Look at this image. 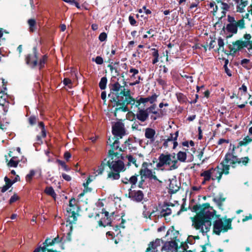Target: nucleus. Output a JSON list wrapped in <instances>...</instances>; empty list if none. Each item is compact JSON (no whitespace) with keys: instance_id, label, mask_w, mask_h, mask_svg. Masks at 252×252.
I'll return each instance as SVG.
<instances>
[{"instance_id":"nucleus-1","label":"nucleus","mask_w":252,"mask_h":252,"mask_svg":"<svg viewBox=\"0 0 252 252\" xmlns=\"http://www.w3.org/2000/svg\"><path fill=\"white\" fill-rule=\"evenodd\" d=\"M111 93L108 95L112 102H114L116 108L115 111L122 110L126 112L128 109L126 105L134 104L135 99L130 95L129 90L126 88L125 86L121 85L118 82L112 84L110 86Z\"/></svg>"},{"instance_id":"nucleus-2","label":"nucleus","mask_w":252,"mask_h":252,"mask_svg":"<svg viewBox=\"0 0 252 252\" xmlns=\"http://www.w3.org/2000/svg\"><path fill=\"white\" fill-rule=\"evenodd\" d=\"M215 216L214 211L208 207L203 209L192 220L193 225L197 230H199L203 235L209 231L211 222L210 220Z\"/></svg>"},{"instance_id":"nucleus-3","label":"nucleus","mask_w":252,"mask_h":252,"mask_svg":"<svg viewBox=\"0 0 252 252\" xmlns=\"http://www.w3.org/2000/svg\"><path fill=\"white\" fill-rule=\"evenodd\" d=\"M120 151L122 148H120ZM107 164L111 170L115 172H123L126 169L125 164L122 161V156L121 152H114L113 150H109Z\"/></svg>"},{"instance_id":"nucleus-4","label":"nucleus","mask_w":252,"mask_h":252,"mask_svg":"<svg viewBox=\"0 0 252 252\" xmlns=\"http://www.w3.org/2000/svg\"><path fill=\"white\" fill-rule=\"evenodd\" d=\"M227 169V168L226 166L225 167L223 164H220L215 168H211L204 171L200 174V176L203 177L202 184L205 185L207 182L209 181L211 179L212 180H218V182H219L223 173L228 174Z\"/></svg>"},{"instance_id":"nucleus-5","label":"nucleus","mask_w":252,"mask_h":252,"mask_svg":"<svg viewBox=\"0 0 252 252\" xmlns=\"http://www.w3.org/2000/svg\"><path fill=\"white\" fill-rule=\"evenodd\" d=\"M158 162L156 167L160 168L167 167L170 170H175L178 167V161L176 158L175 154H161L158 158Z\"/></svg>"},{"instance_id":"nucleus-6","label":"nucleus","mask_w":252,"mask_h":252,"mask_svg":"<svg viewBox=\"0 0 252 252\" xmlns=\"http://www.w3.org/2000/svg\"><path fill=\"white\" fill-rule=\"evenodd\" d=\"M160 240L156 239L151 242L147 249L146 252H157L158 247L159 246ZM177 245L175 242L170 241L165 243L161 249V252H177Z\"/></svg>"},{"instance_id":"nucleus-7","label":"nucleus","mask_w":252,"mask_h":252,"mask_svg":"<svg viewBox=\"0 0 252 252\" xmlns=\"http://www.w3.org/2000/svg\"><path fill=\"white\" fill-rule=\"evenodd\" d=\"M231 222L232 220L230 219H223V221L220 219L216 220L213 224L214 232L220 235L221 232H225L231 229Z\"/></svg>"},{"instance_id":"nucleus-8","label":"nucleus","mask_w":252,"mask_h":252,"mask_svg":"<svg viewBox=\"0 0 252 252\" xmlns=\"http://www.w3.org/2000/svg\"><path fill=\"white\" fill-rule=\"evenodd\" d=\"M244 37L247 41L237 40L233 43L232 45H230L229 48L231 52L234 54L244 47L248 49L252 48V42L249 41L251 38V35L250 34H246Z\"/></svg>"},{"instance_id":"nucleus-9","label":"nucleus","mask_w":252,"mask_h":252,"mask_svg":"<svg viewBox=\"0 0 252 252\" xmlns=\"http://www.w3.org/2000/svg\"><path fill=\"white\" fill-rule=\"evenodd\" d=\"M68 216V221L70 223H75L77 220L76 215L78 214L79 208L76 204V200L72 198L69 201V206L66 209Z\"/></svg>"},{"instance_id":"nucleus-10","label":"nucleus","mask_w":252,"mask_h":252,"mask_svg":"<svg viewBox=\"0 0 252 252\" xmlns=\"http://www.w3.org/2000/svg\"><path fill=\"white\" fill-rule=\"evenodd\" d=\"M234 149L228 152L225 156L224 160L221 162L220 164H223L224 166L227 168V172L229 173L228 170L229 169V166H232L234 167L235 165L237 163L238 161V158L234 155Z\"/></svg>"},{"instance_id":"nucleus-11","label":"nucleus","mask_w":252,"mask_h":252,"mask_svg":"<svg viewBox=\"0 0 252 252\" xmlns=\"http://www.w3.org/2000/svg\"><path fill=\"white\" fill-rule=\"evenodd\" d=\"M112 133L115 136L121 138L126 134L123 123L118 122L112 126Z\"/></svg>"},{"instance_id":"nucleus-12","label":"nucleus","mask_w":252,"mask_h":252,"mask_svg":"<svg viewBox=\"0 0 252 252\" xmlns=\"http://www.w3.org/2000/svg\"><path fill=\"white\" fill-rule=\"evenodd\" d=\"M144 135L146 139H147V144H153L157 137L155 129L150 127L145 129Z\"/></svg>"},{"instance_id":"nucleus-13","label":"nucleus","mask_w":252,"mask_h":252,"mask_svg":"<svg viewBox=\"0 0 252 252\" xmlns=\"http://www.w3.org/2000/svg\"><path fill=\"white\" fill-rule=\"evenodd\" d=\"M140 174L142 178L143 177L147 178L155 181H158L159 183H161V181L158 180L157 176L155 174H153L152 170H150L144 166V163L143 164L142 167L140 170Z\"/></svg>"},{"instance_id":"nucleus-14","label":"nucleus","mask_w":252,"mask_h":252,"mask_svg":"<svg viewBox=\"0 0 252 252\" xmlns=\"http://www.w3.org/2000/svg\"><path fill=\"white\" fill-rule=\"evenodd\" d=\"M33 50V54L28 55L26 58L27 64L32 67H34L37 64L36 48L34 47Z\"/></svg>"},{"instance_id":"nucleus-15","label":"nucleus","mask_w":252,"mask_h":252,"mask_svg":"<svg viewBox=\"0 0 252 252\" xmlns=\"http://www.w3.org/2000/svg\"><path fill=\"white\" fill-rule=\"evenodd\" d=\"M129 72L131 74L130 76V78L132 80H135L133 83H130V85L134 86L140 83V80H142L140 76H136L139 73V70L136 68L131 67L130 68Z\"/></svg>"},{"instance_id":"nucleus-16","label":"nucleus","mask_w":252,"mask_h":252,"mask_svg":"<svg viewBox=\"0 0 252 252\" xmlns=\"http://www.w3.org/2000/svg\"><path fill=\"white\" fill-rule=\"evenodd\" d=\"M129 197L134 201L140 202L142 201L143 198V193L142 191L131 190V189H130Z\"/></svg>"},{"instance_id":"nucleus-17","label":"nucleus","mask_w":252,"mask_h":252,"mask_svg":"<svg viewBox=\"0 0 252 252\" xmlns=\"http://www.w3.org/2000/svg\"><path fill=\"white\" fill-rule=\"evenodd\" d=\"M137 119L142 122H145L149 117L148 110L146 109H140L138 110L136 114Z\"/></svg>"},{"instance_id":"nucleus-18","label":"nucleus","mask_w":252,"mask_h":252,"mask_svg":"<svg viewBox=\"0 0 252 252\" xmlns=\"http://www.w3.org/2000/svg\"><path fill=\"white\" fill-rule=\"evenodd\" d=\"M236 4L237 12L242 13L245 11V7L248 4V1L246 0H234Z\"/></svg>"},{"instance_id":"nucleus-19","label":"nucleus","mask_w":252,"mask_h":252,"mask_svg":"<svg viewBox=\"0 0 252 252\" xmlns=\"http://www.w3.org/2000/svg\"><path fill=\"white\" fill-rule=\"evenodd\" d=\"M158 95L156 94H154L151 96L147 97H140V101L142 102L143 104L149 102L151 104H153L157 101Z\"/></svg>"},{"instance_id":"nucleus-20","label":"nucleus","mask_w":252,"mask_h":252,"mask_svg":"<svg viewBox=\"0 0 252 252\" xmlns=\"http://www.w3.org/2000/svg\"><path fill=\"white\" fill-rule=\"evenodd\" d=\"M137 176L138 175H133L129 178L126 177L123 178L122 179V181L125 184H130L131 188H132V186L135 185L137 182Z\"/></svg>"},{"instance_id":"nucleus-21","label":"nucleus","mask_w":252,"mask_h":252,"mask_svg":"<svg viewBox=\"0 0 252 252\" xmlns=\"http://www.w3.org/2000/svg\"><path fill=\"white\" fill-rule=\"evenodd\" d=\"M169 189L172 193H175L180 188V186L178 184V182L176 179H172L170 180V184L169 185Z\"/></svg>"},{"instance_id":"nucleus-22","label":"nucleus","mask_w":252,"mask_h":252,"mask_svg":"<svg viewBox=\"0 0 252 252\" xmlns=\"http://www.w3.org/2000/svg\"><path fill=\"white\" fill-rule=\"evenodd\" d=\"M38 173L39 176H41V169L40 168L37 169L36 170L32 169L30 171L29 173L26 176V180L28 182H30L33 176L35 174V173Z\"/></svg>"},{"instance_id":"nucleus-23","label":"nucleus","mask_w":252,"mask_h":252,"mask_svg":"<svg viewBox=\"0 0 252 252\" xmlns=\"http://www.w3.org/2000/svg\"><path fill=\"white\" fill-rule=\"evenodd\" d=\"M120 172H115L113 170H111L109 172L107 175V179L111 180H118L120 178Z\"/></svg>"},{"instance_id":"nucleus-24","label":"nucleus","mask_w":252,"mask_h":252,"mask_svg":"<svg viewBox=\"0 0 252 252\" xmlns=\"http://www.w3.org/2000/svg\"><path fill=\"white\" fill-rule=\"evenodd\" d=\"M4 181L5 182V185L2 188H0V191L2 192L6 191L13 184V183L7 177H4Z\"/></svg>"},{"instance_id":"nucleus-25","label":"nucleus","mask_w":252,"mask_h":252,"mask_svg":"<svg viewBox=\"0 0 252 252\" xmlns=\"http://www.w3.org/2000/svg\"><path fill=\"white\" fill-rule=\"evenodd\" d=\"M237 29L238 28L235 23L228 24L227 25L226 27L227 31L233 34L237 33Z\"/></svg>"},{"instance_id":"nucleus-26","label":"nucleus","mask_w":252,"mask_h":252,"mask_svg":"<svg viewBox=\"0 0 252 252\" xmlns=\"http://www.w3.org/2000/svg\"><path fill=\"white\" fill-rule=\"evenodd\" d=\"M177 159L181 162H186L187 159V154L185 152L180 151L177 154Z\"/></svg>"},{"instance_id":"nucleus-27","label":"nucleus","mask_w":252,"mask_h":252,"mask_svg":"<svg viewBox=\"0 0 252 252\" xmlns=\"http://www.w3.org/2000/svg\"><path fill=\"white\" fill-rule=\"evenodd\" d=\"M28 23L29 25V30L31 32H33L36 30V21L33 19L28 20Z\"/></svg>"},{"instance_id":"nucleus-28","label":"nucleus","mask_w":252,"mask_h":252,"mask_svg":"<svg viewBox=\"0 0 252 252\" xmlns=\"http://www.w3.org/2000/svg\"><path fill=\"white\" fill-rule=\"evenodd\" d=\"M49 241V239H47L44 242V244H45L46 245L42 248H38L36 249L33 252H46L47 251L46 246L50 245L49 243H51Z\"/></svg>"},{"instance_id":"nucleus-29","label":"nucleus","mask_w":252,"mask_h":252,"mask_svg":"<svg viewBox=\"0 0 252 252\" xmlns=\"http://www.w3.org/2000/svg\"><path fill=\"white\" fill-rule=\"evenodd\" d=\"M104 213L105 214V216L106 217V220L107 221L106 222H103L102 220H100L98 221V224L99 226L105 227L107 225H109L110 224V220L108 219L109 213L107 211H104Z\"/></svg>"},{"instance_id":"nucleus-30","label":"nucleus","mask_w":252,"mask_h":252,"mask_svg":"<svg viewBox=\"0 0 252 252\" xmlns=\"http://www.w3.org/2000/svg\"><path fill=\"white\" fill-rule=\"evenodd\" d=\"M45 192L54 198L56 197V194L55 192L54 189L51 187H47L45 189Z\"/></svg>"},{"instance_id":"nucleus-31","label":"nucleus","mask_w":252,"mask_h":252,"mask_svg":"<svg viewBox=\"0 0 252 252\" xmlns=\"http://www.w3.org/2000/svg\"><path fill=\"white\" fill-rule=\"evenodd\" d=\"M107 83V79L106 77H103L101 78L99 83V86L101 90H104L106 88V84Z\"/></svg>"},{"instance_id":"nucleus-32","label":"nucleus","mask_w":252,"mask_h":252,"mask_svg":"<svg viewBox=\"0 0 252 252\" xmlns=\"http://www.w3.org/2000/svg\"><path fill=\"white\" fill-rule=\"evenodd\" d=\"M19 163V161L16 160V157H12L9 162L8 163V166L9 167H16Z\"/></svg>"},{"instance_id":"nucleus-33","label":"nucleus","mask_w":252,"mask_h":252,"mask_svg":"<svg viewBox=\"0 0 252 252\" xmlns=\"http://www.w3.org/2000/svg\"><path fill=\"white\" fill-rule=\"evenodd\" d=\"M171 214V210L168 207H165V208H163L160 212V216L165 217L166 216L169 215Z\"/></svg>"},{"instance_id":"nucleus-34","label":"nucleus","mask_w":252,"mask_h":252,"mask_svg":"<svg viewBox=\"0 0 252 252\" xmlns=\"http://www.w3.org/2000/svg\"><path fill=\"white\" fill-rule=\"evenodd\" d=\"M178 134H179V132L178 131H177L175 133L171 134L170 136L169 137H168V138L166 139V140L168 142L177 140V138L178 137Z\"/></svg>"},{"instance_id":"nucleus-35","label":"nucleus","mask_w":252,"mask_h":252,"mask_svg":"<svg viewBox=\"0 0 252 252\" xmlns=\"http://www.w3.org/2000/svg\"><path fill=\"white\" fill-rule=\"evenodd\" d=\"M248 13H246L243 16L242 19L244 20V19H248L249 20H251V18H250V13L252 16V6H250L248 7L247 9Z\"/></svg>"},{"instance_id":"nucleus-36","label":"nucleus","mask_w":252,"mask_h":252,"mask_svg":"<svg viewBox=\"0 0 252 252\" xmlns=\"http://www.w3.org/2000/svg\"><path fill=\"white\" fill-rule=\"evenodd\" d=\"M218 46H219V49L218 50H220L222 51H224V42H223V40L221 38V37H220L218 38Z\"/></svg>"},{"instance_id":"nucleus-37","label":"nucleus","mask_w":252,"mask_h":252,"mask_svg":"<svg viewBox=\"0 0 252 252\" xmlns=\"http://www.w3.org/2000/svg\"><path fill=\"white\" fill-rule=\"evenodd\" d=\"M0 97L1 99H0V105H3L6 101V94H4L2 91L0 92Z\"/></svg>"},{"instance_id":"nucleus-38","label":"nucleus","mask_w":252,"mask_h":252,"mask_svg":"<svg viewBox=\"0 0 252 252\" xmlns=\"http://www.w3.org/2000/svg\"><path fill=\"white\" fill-rule=\"evenodd\" d=\"M252 141V139L250 138L249 136H247L243 139V140L239 142V145L240 146L246 145L249 143L251 142Z\"/></svg>"},{"instance_id":"nucleus-39","label":"nucleus","mask_w":252,"mask_h":252,"mask_svg":"<svg viewBox=\"0 0 252 252\" xmlns=\"http://www.w3.org/2000/svg\"><path fill=\"white\" fill-rule=\"evenodd\" d=\"M156 104H153L149 108H147L146 110H148V113H152L154 114H157L158 112L156 110Z\"/></svg>"},{"instance_id":"nucleus-40","label":"nucleus","mask_w":252,"mask_h":252,"mask_svg":"<svg viewBox=\"0 0 252 252\" xmlns=\"http://www.w3.org/2000/svg\"><path fill=\"white\" fill-rule=\"evenodd\" d=\"M177 98L180 102H185L186 101V96L182 93L177 94Z\"/></svg>"},{"instance_id":"nucleus-41","label":"nucleus","mask_w":252,"mask_h":252,"mask_svg":"<svg viewBox=\"0 0 252 252\" xmlns=\"http://www.w3.org/2000/svg\"><path fill=\"white\" fill-rule=\"evenodd\" d=\"M235 23L236 24L237 28L239 27L241 29L245 28V24L243 19H241V20L236 22Z\"/></svg>"},{"instance_id":"nucleus-42","label":"nucleus","mask_w":252,"mask_h":252,"mask_svg":"<svg viewBox=\"0 0 252 252\" xmlns=\"http://www.w3.org/2000/svg\"><path fill=\"white\" fill-rule=\"evenodd\" d=\"M127 158L129 162L133 163L136 167L138 166V165L136 163V160L135 158H134L132 156H128Z\"/></svg>"},{"instance_id":"nucleus-43","label":"nucleus","mask_w":252,"mask_h":252,"mask_svg":"<svg viewBox=\"0 0 252 252\" xmlns=\"http://www.w3.org/2000/svg\"><path fill=\"white\" fill-rule=\"evenodd\" d=\"M111 147L112 148V149L110 150H113L114 152H115V150H117L119 147V140H115L113 144L111 145Z\"/></svg>"},{"instance_id":"nucleus-44","label":"nucleus","mask_w":252,"mask_h":252,"mask_svg":"<svg viewBox=\"0 0 252 252\" xmlns=\"http://www.w3.org/2000/svg\"><path fill=\"white\" fill-rule=\"evenodd\" d=\"M57 162L61 165L62 167L63 168V169L66 171H68L69 170V168L66 166L65 162L59 159H58L57 160Z\"/></svg>"},{"instance_id":"nucleus-45","label":"nucleus","mask_w":252,"mask_h":252,"mask_svg":"<svg viewBox=\"0 0 252 252\" xmlns=\"http://www.w3.org/2000/svg\"><path fill=\"white\" fill-rule=\"evenodd\" d=\"M105 164L102 162L100 166H98V169L96 171L97 174H101L102 173L104 170Z\"/></svg>"},{"instance_id":"nucleus-46","label":"nucleus","mask_w":252,"mask_h":252,"mask_svg":"<svg viewBox=\"0 0 252 252\" xmlns=\"http://www.w3.org/2000/svg\"><path fill=\"white\" fill-rule=\"evenodd\" d=\"M249 161V158L248 157H244L241 158H238V161L237 163H242L244 165H246Z\"/></svg>"},{"instance_id":"nucleus-47","label":"nucleus","mask_w":252,"mask_h":252,"mask_svg":"<svg viewBox=\"0 0 252 252\" xmlns=\"http://www.w3.org/2000/svg\"><path fill=\"white\" fill-rule=\"evenodd\" d=\"M93 61H94L97 64H102L103 63V60L100 56H97L95 59H93Z\"/></svg>"},{"instance_id":"nucleus-48","label":"nucleus","mask_w":252,"mask_h":252,"mask_svg":"<svg viewBox=\"0 0 252 252\" xmlns=\"http://www.w3.org/2000/svg\"><path fill=\"white\" fill-rule=\"evenodd\" d=\"M63 83L65 86H67L69 88L72 87V82L70 79L65 78L63 80Z\"/></svg>"},{"instance_id":"nucleus-49","label":"nucleus","mask_w":252,"mask_h":252,"mask_svg":"<svg viewBox=\"0 0 252 252\" xmlns=\"http://www.w3.org/2000/svg\"><path fill=\"white\" fill-rule=\"evenodd\" d=\"M47 59V57L46 56V55H44L42 57V59L40 60V62L39 63V66L40 68H41L44 66Z\"/></svg>"},{"instance_id":"nucleus-50","label":"nucleus","mask_w":252,"mask_h":252,"mask_svg":"<svg viewBox=\"0 0 252 252\" xmlns=\"http://www.w3.org/2000/svg\"><path fill=\"white\" fill-rule=\"evenodd\" d=\"M227 63H228V60H226L225 61V64L223 66V67L224 68L225 73L227 74V75L228 76L230 77L232 76V74H231V71L230 70V69L228 68V67L227 66Z\"/></svg>"},{"instance_id":"nucleus-51","label":"nucleus","mask_w":252,"mask_h":252,"mask_svg":"<svg viewBox=\"0 0 252 252\" xmlns=\"http://www.w3.org/2000/svg\"><path fill=\"white\" fill-rule=\"evenodd\" d=\"M250 62V60L248 59H243L241 61V64L243 65V67L246 68L247 69H249L250 68V65H247V64Z\"/></svg>"},{"instance_id":"nucleus-52","label":"nucleus","mask_w":252,"mask_h":252,"mask_svg":"<svg viewBox=\"0 0 252 252\" xmlns=\"http://www.w3.org/2000/svg\"><path fill=\"white\" fill-rule=\"evenodd\" d=\"M39 126L40 127L41 130V134L42 137H44L46 136V132L44 128V126L43 123L42 122H40L39 123Z\"/></svg>"},{"instance_id":"nucleus-53","label":"nucleus","mask_w":252,"mask_h":252,"mask_svg":"<svg viewBox=\"0 0 252 252\" xmlns=\"http://www.w3.org/2000/svg\"><path fill=\"white\" fill-rule=\"evenodd\" d=\"M107 38V34L105 32H102L101 33L98 37L99 40L100 41H104Z\"/></svg>"},{"instance_id":"nucleus-54","label":"nucleus","mask_w":252,"mask_h":252,"mask_svg":"<svg viewBox=\"0 0 252 252\" xmlns=\"http://www.w3.org/2000/svg\"><path fill=\"white\" fill-rule=\"evenodd\" d=\"M29 121L31 125H33L36 123V118L35 116H31L29 119Z\"/></svg>"},{"instance_id":"nucleus-55","label":"nucleus","mask_w":252,"mask_h":252,"mask_svg":"<svg viewBox=\"0 0 252 252\" xmlns=\"http://www.w3.org/2000/svg\"><path fill=\"white\" fill-rule=\"evenodd\" d=\"M19 199L18 196L16 194L12 196L9 200V203L12 204L17 201Z\"/></svg>"},{"instance_id":"nucleus-56","label":"nucleus","mask_w":252,"mask_h":252,"mask_svg":"<svg viewBox=\"0 0 252 252\" xmlns=\"http://www.w3.org/2000/svg\"><path fill=\"white\" fill-rule=\"evenodd\" d=\"M128 20H129L130 24L132 26L135 25V24L136 23V21L135 20L134 18L132 16L130 15L129 16Z\"/></svg>"},{"instance_id":"nucleus-57","label":"nucleus","mask_w":252,"mask_h":252,"mask_svg":"<svg viewBox=\"0 0 252 252\" xmlns=\"http://www.w3.org/2000/svg\"><path fill=\"white\" fill-rule=\"evenodd\" d=\"M155 211H153L152 212L149 213V212H146V211L143 212V214L146 217H147V215L149 216V218L151 219L152 217L156 216V215H154Z\"/></svg>"},{"instance_id":"nucleus-58","label":"nucleus","mask_w":252,"mask_h":252,"mask_svg":"<svg viewBox=\"0 0 252 252\" xmlns=\"http://www.w3.org/2000/svg\"><path fill=\"white\" fill-rule=\"evenodd\" d=\"M91 191V189L89 188H85V189L83 191V192L79 194L78 196L81 198L82 197L85 192H90Z\"/></svg>"},{"instance_id":"nucleus-59","label":"nucleus","mask_w":252,"mask_h":252,"mask_svg":"<svg viewBox=\"0 0 252 252\" xmlns=\"http://www.w3.org/2000/svg\"><path fill=\"white\" fill-rule=\"evenodd\" d=\"M62 177L64 180L67 181H69L71 179V178L69 175L64 173L62 174Z\"/></svg>"},{"instance_id":"nucleus-60","label":"nucleus","mask_w":252,"mask_h":252,"mask_svg":"<svg viewBox=\"0 0 252 252\" xmlns=\"http://www.w3.org/2000/svg\"><path fill=\"white\" fill-rule=\"evenodd\" d=\"M152 50L153 51V52L152 53L153 56L154 58H158L159 55H158V51L155 48L152 49Z\"/></svg>"},{"instance_id":"nucleus-61","label":"nucleus","mask_w":252,"mask_h":252,"mask_svg":"<svg viewBox=\"0 0 252 252\" xmlns=\"http://www.w3.org/2000/svg\"><path fill=\"white\" fill-rule=\"evenodd\" d=\"M93 181V179H91V177H89L86 183L83 184L84 188H88V186Z\"/></svg>"},{"instance_id":"nucleus-62","label":"nucleus","mask_w":252,"mask_h":252,"mask_svg":"<svg viewBox=\"0 0 252 252\" xmlns=\"http://www.w3.org/2000/svg\"><path fill=\"white\" fill-rule=\"evenodd\" d=\"M182 77L184 78L188 79L191 83H192L193 82V79H192V77L191 76H189L188 75H183Z\"/></svg>"},{"instance_id":"nucleus-63","label":"nucleus","mask_w":252,"mask_h":252,"mask_svg":"<svg viewBox=\"0 0 252 252\" xmlns=\"http://www.w3.org/2000/svg\"><path fill=\"white\" fill-rule=\"evenodd\" d=\"M71 156V154L68 152H65L64 154V158L66 160H68Z\"/></svg>"},{"instance_id":"nucleus-64","label":"nucleus","mask_w":252,"mask_h":252,"mask_svg":"<svg viewBox=\"0 0 252 252\" xmlns=\"http://www.w3.org/2000/svg\"><path fill=\"white\" fill-rule=\"evenodd\" d=\"M252 220V215L250 214L249 216H246L244 217V218L242 220V221L243 222L246 221L247 220Z\"/></svg>"}]
</instances>
